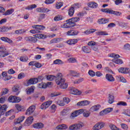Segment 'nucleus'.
<instances>
[{"label":"nucleus","mask_w":130,"mask_h":130,"mask_svg":"<svg viewBox=\"0 0 130 130\" xmlns=\"http://www.w3.org/2000/svg\"><path fill=\"white\" fill-rule=\"evenodd\" d=\"M101 11L103 13H106L107 14H112V15H115V16H120L121 15V12L118 11H114L109 9H102Z\"/></svg>","instance_id":"423d86ee"},{"label":"nucleus","mask_w":130,"mask_h":130,"mask_svg":"<svg viewBox=\"0 0 130 130\" xmlns=\"http://www.w3.org/2000/svg\"><path fill=\"white\" fill-rule=\"evenodd\" d=\"M109 57H112L113 58L112 60V61L113 62H114L116 64H122L123 61L122 60L119 59V57H120V56L117 54L115 53H112V54H109L108 55Z\"/></svg>","instance_id":"7ed1b4c3"},{"label":"nucleus","mask_w":130,"mask_h":130,"mask_svg":"<svg viewBox=\"0 0 130 130\" xmlns=\"http://www.w3.org/2000/svg\"><path fill=\"white\" fill-rule=\"evenodd\" d=\"M57 104L59 105V106H64L65 105L64 102L61 100H58L57 101Z\"/></svg>","instance_id":"69168bd1"},{"label":"nucleus","mask_w":130,"mask_h":130,"mask_svg":"<svg viewBox=\"0 0 130 130\" xmlns=\"http://www.w3.org/2000/svg\"><path fill=\"white\" fill-rule=\"evenodd\" d=\"M59 95H60V93L54 92L50 94V97H55L56 96H58Z\"/></svg>","instance_id":"680f3d73"},{"label":"nucleus","mask_w":130,"mask_h":130,"mask_svg":"<svg viewBox=\"0 0 130 130\" xmlns=\"http://www.w3.org/2000/svg\"><path fill=\"white\" fill-rule=\"evenodd\" d=\"M55 82L57 85H59L61 89H67L68 88V84L66 83V80L62 78V74L61 73H58Z\"/></svg>","instance_id":"f257e3e1"},{"label":"nucleus","mask_w":130,"mask_h":130,"mask_svg":"<svg viewBox=\"0 0 130 130\" xmlns=\"http://www.w3.org/2000/svg\"><path fill=\"white\" fill-rule=\"evenodd\" d=\"M68 109H64L61 112V115H62V116H64L66 115H67V114H68Z\"/></svg>","instance_id":"13d9d810"},{"label":"nucleus","mask_w":130,"mask_h":130,"mask_svg":"<svg viewBox=\"0 0 130 130\" xmlns=\"http://www.w3.org/2000/svg\"><path fill=\"white\" fill-rule=\"evenodd\" d=\"M36 11L38 13H48V12H50L49 9L43 7L38 8L36 9Z\"/></svg>","instance_id":"a211bd4d"},{"label":"nucleus","mask_w":130,"mask_h":130,"mask_svg":"<svg viewBox=\"0 0 130 130\" xmlns=\"http://www.w3.org/2000/svg\"><path fill=\"white\" fill-rule=\"evenodd\" d=\"M43 126H44V125H43V123L41 122L36 123L32 125V127L34 128H37V129L42 128Z\"/></svg>","instance_id":"a878e982"},{"label":"nucleus","mask_w":130,"mask_h":130,"mask_svg":"<svg viewBox=\"0 0 130 130\" xmlns=\"http://www.w3.org/2000/svg\"><path fill=\"white\" fill-rule=\"evenodd\" d=\"M109 22V19L102 18L98 20L99 24H106V23H108Z\"/></svg>","instance_id":"f704fd0d"},{"label":"nucleus","mask_w":130,"mask_h":130,"mask_svg":"<svg viewBox=\"0 0 130 130\" xmlns=\"http://www.w3.org/2000/svg\"><path fill=\"white\" fill-rule=\"evenodd\" d=\"M68 125L66 124H62L57 125L56 127V129H67Z\"/></svg>","instance_id":"c85d7f7f"},{"label":"nucleus","mask_w":130,"mask_h":130,"mask_svg":"<svg viewBox=\"0 0 130 130\" xmlns=\"http://www.w3.org/2000/svg\"><path fill=\"white\" fill-rule=\"evenodd\" d=\"M84 81V78H80L78 80H76L74 82V84H80V83H82V82Z\"/></svg>","instance_id":"603ef678"},{"label":"nucleus","mask_w":130,"mask_h":130,"mask_svg":"<svg viewBox=\"0 0 130 130\" xmlns=\"http://www.w3.org/2000/svg\"><path fill=\"white\" fill-rule=\"evenodd\" d=\"M29 32L31 34H37L38 33H40V30H38L37 29H35L30 30Z\"/></svg>","instance_id":"864d4df0"},{"label":"nucleus","mask_w":130,"mask_h":130,"mask_svg":"<svg viewBox=\"0 0 130 130\" xmlns=\"http://www.w3.org/2000/svg\"><path fill=\"white\" fill-rule=\"evenodd\" d=\"M69 75L73 77H77V76H78V73L75 71L71 70L69 71Z\"/></svg>","instance_id":"de8ad7c7"},{"label":"nucleus","mask_w":130,"mask_h":130,"mask_svg":"<svg viewBox=\"0 0 130 130\" xmlns=\"http://www.w3.org/2000/svg\"><path fill=\"white\" fill-rule=\"evenodd\" d=\"M96 35H102L103 36H105L106 35H108V34L106 31H100L96 32Z\"/></svg>","instance_id":"8fccbe9b"},{"label":"nucleus","mask_w":130,"mask_h":130,"mask_svg":"<svg viewBox=\"0 0 130 130\" xmlns=\"http://www.w3.org/2000/svg\"><path fill=\"white\" fill-rule=\"evenodd\" d=\"M108 103L110 104H112L114 102V96L112 94H109Z\"/></svg>","instance_id":"e433bc0d"},{"label":"nucleus","mask_w":130,"mask_h":130,"mask_svg":"<svg viewBox=\"0 0 130 130\" xmlns=\"http://www.w3.org/2000/svg\"><path fill=\"white\" fill-rule=\"evenodd\" d=\"M15 107L18 111H25V110H26L25 107L19 104H16Z\"/></svg>","instance_id":"cd10ccee"},{"label":"nucleus","mask_w":130,"mask_h":130,"mask_svg":"<svg viewBox=\"0 0 130 130\" xmlns=\"http://www.w3.org/2000/svg\"><path fill=\"white\" fill-rule=\"evenodd\" d=\"M117 105L120 106H127V104L124 102H119V103H117Z\"/></svg>","instance_id":"5fc2aeb1"},{"label":"nucleus","mask_w":130,"mask_h":130,"mask_svg":"<svg viewBox=\"0 0 130 130\" xmlns=\"http://www.w3.org/2000/svg\"><path fill=\"white\" fill-rule=\"evenodd\" d=\"M43 80V77L39 76L38 78H31L27 82V86H30V85H35L37 84L38 82H41Z\"/></svg>","instance_id":"20e7f679"},{"label":"nucleus","mask_w":130,"mask_h":130,"mask_svg":"<svg viewBox=\"0 0 130 130\" xmlns=\"http://www.w3.org/2000/svg\"><path fill=\"white\" fill-rule=\"evenodd\" d=\"M25 119V116H22L18 118L16 120L14 121V124H19V123H21L22 121Z\"/></svg>","instance_id":"7c9ffc66"},{"label":"nucleus","mask_w":130,"mask_h":130,"mask_svg":"<svg viewBox=\"0 0 130 130\" xmlns=\"http://www.w3.org/2000/svg\"><path fill=\"white\" fill-rule=\"evenodd\" d=\"M62 6H63V3H62V2L57 3L56 4V9H60Z\"/></svg>","instance_id":"6e6d98bb"},{"label":"nucleus","mask_w":130,"mask_h":130,"mask_svg":"<svg viewBox=\"0 0 130 130\" xmlns=\"http://www.w3.org/2000/svg\"><path fill=\"white\" fill-rule=\"evenodd\" d=\"M51 104H52V101H48L41 105V109H46V108H48L49 106H50Z\"/></svg>","instance_id":"9d476101"},{"label":"nucleus","mask_w":130,"mask_h":130,"mask_svg":"<svg viewBox=\"0 0 130 130\" xmlns=\"http://www.w3.org/2000/svg\"><path fill=\"white\" fill-rule=\"evenodd\" d=\"M46 78L48 81H53L54 79H56V78H57V75L56 76H54L53 75H48L46 77Z\"/></svg>","instance_id":"37998d69"},{"label":"nucleus","mask_w":130,"mask_h":130,"mask_svg":"<svg viewBox=\"0 0 130 130\" xmlns=\"http://www.w3.org/2000/svg\"><path fill=\"white\" fill-rule=\"evenodd\" d=\"M14 13V9H11L8 10L4 14V16H9V15H11Z\"/></svg>","instance_id":"58836bf2"},{"label":"nucleus","mask_w":130,"mask_h":130,"mask_svg":"<svg viewBox=\"0 0 130 130\" xmlns=\"http://www.w3.org/2000/svg\"><path fill=\"white\" fill-rule=\"evenodd\" d=\"M25 77V74L24 73H21L18 75V80H22V79H24Z\"/></svg>","instance_id":"bf43d9fd"},{"label":"nucleus","mask_w":130,"mask_h":130,"mask_svg":"<svg viewBox=\"0 0 130 130\" xmlns=\"http://www.w3.org/2000/svg\"><path fill=\"white\" fill-rule=\"evenodd\" d=\"M34 36L25 37L24 38L25 41L32 42V43H36L38 41L37 38L38 39H45L46 38V35L44 34H37L34 35Z\"/></svg>","instance_id":"f03ea898"},{"label":"nucleus","mask_w":130,"mask_h":130,"mask_svg":"<svg viewBox=\"0 0 130 130\" xmlns=\"http://www.w3.org/2000/svg\"><path fill=\"white\" fill-rule=\"evenodd\" d=\"M54 2H55V0H46L45 4H46V5H51V4H53Z\"/></svg>","instance_id":"052dcab7"},{"label":"nucleus","mask_w":130,"mask_h":130,"mask_svg":"<svg viewBox=\"0 0 130 130\" xmlns=\"http://www.w3.org/2000/svg\"><path fill=\"white\" fill-rule=\"evenodd\" d=\"M87 6L92 9H96L98 7V4L95 2H91L88 3Z\"/></svg>","instance_id":"c756f323"},{"label":"nucleus","mask_w":130,"mask_h":130,"mask_svg":"<svg viewBox=\"0 0 130 130\" xmlns=\"http://www.w3.org/2000/svg\"><path fill=\"white\" fill-rule=\"evenodd\" d=\"M124 49H126V50H129L130 49V45L129 44H126L124 45Z\"/></svg>","instance_id":"774afa93"},{"label":"nucleus","mask_w":130,"mask_h":130,"mask_svg":"<svg viewBox=\"0 0 130 130\" xmlns=\"http://www.w3.org/2000/svg\"><path fill=\"white\" fill-rule=\"evenodd\" d=\"M53 63H54V64H63V61L60 59H58L54 60L53 61Z\"/></svg>","instance_id":"09e8293b"},{"label":"nucleus","mask_w":130,"mask_h":130,"mask_svg":"<svg viewBox=\"0 0 130 130\" xmlns=\"http://www.w3.org/2000/svg\"><path fill=\"white\" fill-rule=\"evenodd\" d=\"M61 40H62V38H55L51 40L50 42V43H51V44H52V43H59V42H60Z\"/></svg>","instance_id":"473e14b6"},{"label":"nucleus","mask_w":130,"mask_h":130,"mask_svg":"<svg viewBox=\"0 0 130 130\" xmlns=\"http://www.w3.org/2000/svg\"><path fill=\"white\" fill-rule=\"evenodd\" d=\"M69 20L71 25H72V27H74L75 26V23L80 21V18L79 17H73L71 19H69Z\"/></svg>","instance_id":"412c9836"},{"label":"nucleus","mask_w":130,"mask_h":130,"mask_svg":"<svg viewBox=\"0 0 130 130\" xmlns=\"http://www.w3.org/2000/svg\"><path fill=\"white\" fill-rule=\"evenodd\" d=\"M37 8V5H35V4H32V5H30L28 6L27 7H26L25 8V10H28V11H31L32 10H33V9H35Z\"/></svg>","instance_id":"c9c22d12"},{"label":"nucleus","mask_w":130,"mask_h":130,"mask_svg":"<svg viewBox=\"0 0 130 130\" xmlns=\"http://www.w3.org/2000/svg\"><path fill=\"white\" fill-rule=\"evenodd\" d=\"M2 76L4 81H9V80H11V79H12V76L8 75V73L6 71L2 72Z\"/></svg>","instance_id":"2eb2a0df"},{"label":"nucleus","mask_w":130,"mask_h":130,"mask_svg":"<svg viewBox=\"0 0 130 130\" xmlns=\"http://www.w3.org/2000/svg\"><path fill=\"white\" fill-rule=\"evenodd\" d=\"M8 108V106L6 105H4L3 106L0 105V118L1 115H4L5 114V112L7 111V109Z\"/></svg>","instance_id":"ddd939ff"},{"label":"nucleus","mask_w":130,"mask_h":130,"mask_svg":"<svg viewBox=\"0 0 130 130\" xmlns=\"http://www.w3.org/2000/svg\"><path fill=\"white\" fill-rule=\"evenodd\" d=\"M23 33H25V30H24L23 29H19L15 30V34H22Z\"/></svg>","instance_id":"0e129e2a"},{"label":"nucleus","mask_w":130,"mask_h":130,"mask_svg":"<svg viewBox=\"0 0 130 130\" xmlns=\"http://www.w3.org/2000/svg\"><path fill=\"white\" fill-rule=\"evenodd\" d=\"M35 90V86H31L30 87H28L26 89V94L29 95L32 93H34Z\"/></svg>","instance_id":"bb28decb"},{"label":"nucleus","mask_w":130,"mask_h":130,"mask_svg":"<svg viewBox=\"0 0 130 130\" xmlns=\"http://www.w3.org/2000/svg\"><path fill=\"white\" fill-rule=\"evenodd\" d=\"M20 89V86L19 85H15L12 87V90L13 92H18Z\"/></svg>","instance_id":"3c124183"},{"label":"nucleus","mask_w":130,"mask_h":130,"mask_svg":"<svg viewBox=\"0 0 130 130\" xmlns=\"http://www.w3.org/2000/svg\"><path fill=\"white\" fill-rule=\"evenodd\" d=\"M121 127H122V129L124 130H127L128 129V126L127 124L124 123L121 124Z\"/></svg>","instance_id":"4d7b16f0"},{"label":"nucleus","mask_w":130,"mask_h":130,"mask_svg":"<svg viewBox=\"0 0 130 130\" xmlns=\"http://www.w3.org/2000/svg\"><path fill=\"white\" fill-rule=\"evenodd\" d=\"M119 73H121V74H129V69L121 68L118 70Z\"/></svg>","instance_id":"4be33fe9"},{"label":"nucleus","mask_w":130,"mask_h":130,"mask_svg":"<svg viewBox=\"0 0 130 130\" xmlns=\"http://www.w3.org/2000/svg\"><path fill=\"white\" fill-rule=\"evenodd\" d=\"M83 112H84V110L83 109L76 110L71 114L70 116V118L71 119L75 118V117H77V116L80 115V114H82V113H83Z\"/></svg>","instance_id":"6e6552de"},{"label":"nucleus","mask_w":130,"mask_h":130,"mask_svg":"<svg viewBox=\"0 0 130 130\" xmlns=\"http://www.w3.org/2000/svg\"><path fill=\"white\" fill-rule=\"evenodd\" d=\"M75 13V9H74V7H72L70 8L69 11V15L70 16V17H72L74 15V14Z\"/></svg>","instance_id":"ea45409f"},{"label":"nucleus","mask_w":130,"mask_h":130,"mask_svg":"<svg viewBox=\"0 0 130 130\" xmlns=\"http://www.w3.org/2000/svg\"><path fill=\"white\" fill-rule=\"evenodd\" d=\"M100 108H101V106L98 104L92 106L89 110L91 112H97V111H99Z\"/></svg>","instance_id":"4468645a"},{"label":"nucleus","mask_w":130,"mask_h":130,"mask_svg":"<svg viewBox=\"0 0 130 130\" xmlns=\"http://www.w3.org/2000/svg\"><path fill=\"white\" fill-rule=\"evenodd\" d=\"M95 31H96V29H95V28H91V29H88V30L85 31L84 33L86 35H89V34H91L92 33H94V32H95Z\"/></svg>","instance_id":"4c0bfd02"},{"label":"nucleus","mask_w":130,"mask_h":130,"mask_svg":"<svg viewBox=\"0 0 130 130\" xmlns=\"http://www.w3.org/2000/svg\"><path fill=\"white\" fill-rule=\"evenodd\" d=\"M109 127L111 130H121L120 128L117 127L115 125L113 124H110L109 125Z\"/></svg>","instance_id":"c03bdc74"},{"label":"nucleus","mask_w":130,"mask_h":130,"mask_svg":"<svg viewBox=\"0 0 130 130\" xmlns=\"http://www.w3.org/2000/svg\"><path fill=\"white\" fill-rule=\"evenodd\" d=\"M8 100L10 103H19L21 101V98L11 95L9 97Z\"/></svg>","instance_id":"0eeeda50"},{"label":"nucleus","mask_w":130,"mask_h":130,"mask_svg":"<svg viewBox=\"0 0 130 130\" xmlns=\"http://www.w3.org/2000/svg\"><path fill=\"white\" fill-rule=\"evenodd\" d=\"M36 51H45V48H40L39 47H37L35 48Z\"/></svg>","instance_id":"338daca9"},{"label":"nucleus","mask_w":130,"mask_h":130,"mask_svg":"<svg viewBox=\"0 0 130 130\" xmlns=\"http://www.w3.org/2000/svg\"><path fill=\"white\" fill-rule=\"evenodd\" d=\"M90 104V102L88 101H83L77 103L78 106H87Z\"/></svg>","instance_id":"5701e85b"},{"label":"nucleus","mask_w":130,"mask_h":130,"mask_svg":"<svg viewBox=\"0 0 130 130\" xmlns=\"http://www.w3.org/2000/svg\"><path fill=\"white\" fill-rule=\"evenodd\" d=\"M60 28V27H59V26H52L50 28V30L51 31H52V32L54 31H58V30Z\"/></svg>","instance_id":"49530a36"},{"label":"nucleus","mask_w":130,"mask_h":130,"mask_svg":"<svg viewBox=\"0 0 130 130\" xmlns=\"http://www.w3.org/2000/svg\"><path fill=\"white\" fill-rule=\"evenodd\" d=\"M84 126V123L83 122L77 123L75 124H73L69 126L70 130H80L83 128Z\"/></svg>","instance_id":"39448f33"},{"label":"nucleus","mask_w":130,"mask_h":130,"mask_svg":"<svg viewBox=\"0 0 130 130\" xmlns=\"http://www.w3.org/2000/svg\"><path fill=\"white\" fill-rule=\"evenodd\" d=\"M113 110V108H107L106 109H105L100 113V115L103 116L105 115V114H107L108 113H109L111 112Z\"/></svg>","instance_id":"f8f14e48"},{"label":"nucleus","mask_w":130,"mask_h":130,"mask_svg":"<svg viewBox=\"0 0 130 130\" xmlns=\"http://www.w3.org/2000/svg\"><path fill=\"white\" fill-rule=\"evenodd\" d=\"M79 32L78 30H69L67 32V35L68 36H76L79 34Z\"/></svg>","instance_id":"f3484780"},{"label":"nucleus","mask_w":130,"mask_h":130,"mask_svg":"<svg viewBox=\"0 0 130 130\" xmlns=\"http://www.w3.org/2000/svg\"><path fill=\"white\" fill-rule=\"evenodd\" d=\"M35 108H36V107H35V106H31L26 110L25 114L26 115H31V114H32V113H33V112H34V111H35Z\"/></svg>","instance_id":"9b49d317"},{"label":"nucleus","mask_w":130,"mask_h":130,"mask_svg":"<svg viewBox=\"0 0 130 130\" xmlns=\"http://www.w3.org/2000/svg\"><path fill=\"white\" fill-rule=\"evenodd\" d=\"M70 93L73 95H81V94H82V92H81V91H79L76 88L71 89L70 90Z\"/></svg>","instance_id":"aec40b11"},{"label":"nucleus","mask_w":130,"mask_h":130,"mask_svg":"<svg viewBox=\"0 0 130 130\" xmlns=\"http://www.w3.org/2000/svg\"><path fill=\"white\" fill-rule=\"evenodd\" d=\"M66 22V23H63L61 25V28H72V27H73V25L71 24L69 19L67 20Z\"/></svg>","instance_id":"6ab92c4d"},{"label":"nucleus","mask_w":130,"mask_h":130,"mask_svg":"<svg viewBox=\"0 0 130 130\" xmlns=\"http://www.w3.org/2000/svg\"><path fill=\"white\" fill-rule=\"evenodd\" d=\"M104 125H105L104 123L102 122H99L93 126L92 129L93 130L101 129V128H103V127H104Z\"/></svg>","instance_id":"1a4fd4ad"},{"label":"nucleus","mask_w":130,"mask_h":130,"mask_svg":"<svg viewBox=\"0 0 130 130\" xmlns=\"http://www.w3.org/2000/svg\"><path fill=\"white\" fill-rule=\"evenodd\" d=\"M68 61L70 63L77 62V59L75 58H70L68 59Z\"/></svg>","instance_id":"e2e57ef3"},{"label":"nucleus","mask_w":130,"mask_h":130,"mask_svg":"<svg viewBox=\"0 0 130 130\" xmlns=\"http://www.w3.org/2000/svg\"><path fill=\"white\" fill-rule=\"evenodd\" d=\"M56 105L53 104L50 107V110L52 113H54L56 111Z\"/></svg>","instance_id":"a19ab883"},{"label":"nucleus","mask_w":130,"mask_h":130,"mask_svg":"<svg viewBox=\"0 0 130 130\" xmlns=\"http://www.w3.org/2000/svg\"><path fill=\"white\" fill-rule=\"evenodd\" d=\"M32 29H37V30H44L45 29V26L42 25H32Z\"/></svg>","instance_id":"b1692460"},{"label":"nucleus","mask_w":130,"mask_h":130,"mask_svg":"<svg viewBox=\"0 0 130 130\" xmlns=\"http://www.w3.org/2000/svg\"><path fill=\"white\" fill-rule=\"evenodd\" d=\"M82 50L85 53H89L90 52V50L89 49V47L87 46H83L82 48Z\"/></svg>","instance_id":"a18cd8bd"},{"label":"nucleus","mask_w":130,"mask_h":130,"mask_svg":"<svg viewBox=\"0 0 130 130\" xmlns=\"http://www.w3.org/2000/svg\"><path fill=\"white\" fill-rule=\"evenodd\" d=\"M33 120H34V118L32 116L28 117L25 122V126H29L33 122Z\"/></svg>","instance_id":"dca6fc26"},{"label":"nucleus","mask_w":130,"mask_h":130,"mask_svg":"<svg viewBox=\"0 0 130 130\" xmlns=\"http://www.w3.org/2000/svg\"><path fill=\"white\" fill-rule=\"evenodd\" d=\"M106 79L108 81V82H114L115 81V79L113 76L109 74H107L106 75Z\"/></svg>","instance_id":"393cba45"},{"label":"nucleus","mask_w":130,"mask_h":130,"mask_svg":"<svg viewBox=\"0 0 130 130\" xmlns=\"http://www.w3.org/2000/svg\"><path fill=\"white\" fill-rule=\"evenodd\" d=\"M78 42V40L76 39H71L67 41V43L69 44V45H72V44H76Z\"/></svg>","instance_id":"72a5a7b5"},{"label":"nucleus","mask_w":130,"mask_h":130,"mask_svg":"<svg viewBox=\"0 0 130 130\" xmlns=\"http://www.w3.org/2000/svg\"><path fill=\"white\" fill-rule=\"evenodd\" d=\"M9 55V52L7 51V49H5L0 52V57L2 58L3 57H6V56H8Z\"/></svg>","instance_id":"2f4dec72"},{"label":"nucleus","mask_w":130,"mask_h":130,"mask_svg":"<svg viewBox=\"0 0 130 130\" xmlns=\"http://www.w3.org/2000/svg\"><path fill=\"white\" fill-rule=\"evenodd\" d=\"M28 58L27 56H22L20 58V61H22V62H26L28 61Z\"/></svg>","instance_id":"79ce46f5"}]
</instances>
